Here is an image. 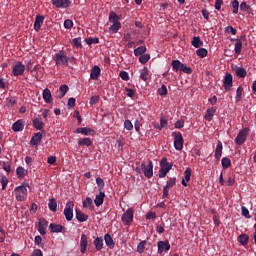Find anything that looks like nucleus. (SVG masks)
Masks as SVG:
<instances>
[{"label": "nucleus", "mask_w": 256, "mask_h": 256, "mask_svg": "<svg viewBox=\"0 0 256 256\" xmlns=\"http://www.w3.org/2000/svg\"><path fill=\"white\" fill-rule=\"evenodd\" d=\"M216 111H217V108L215 107L208 109L206 111L204 119H206V121H213V115H215Z\"/></svg>", "instance_id": "30"}, {"label": "nucleus", "mask_w": 256, "mask_h": 256, "mask_svg": "<svg viewBox=\"0 0 256 256\" xmlns=\"http://www.w3.org/2000/svg\"><path fill=\"white\" fill-rule=\"evenodd\" d=\"M25 129V120L20 119L12 125V131L19 133Z\"/></svg>", "instance_id": "15"}, {"label": "nucleus", "mask_w": 256, "mask_h": 256, "mask_svg": "<svg viewBox=\"0 0 256 256\" xmlns=\"http://www.w3.org/2000/svg\"><path fill=\"white\" fill-rule=\"evenodd\" d=\"M32 125L34 129H37V131H42L45 127V123H43V120H41L40 118H35L34 120H32Z\"/></svg>", "instance_id": "23"}, {"label": "nucleus", "mask_w": 256, "mask_h": 256, "mask_svg": "<svg viewBox=\"0 0 256 256\" xmlns=\"http://www.w3.org/2000/svg\"><path fill=\"white\" fill-rule=\"evenodd\" d=\"M72 45H74V47H77V49L81 48L82 47V45H81V37L74 38L72 40Z\"/></svg>", "instance_id": "55"}, {"label": "nucleus", "mask_w": 256, "mask_h": 256, "mask_svg": "<svg viewBox=\"0 0 256 256\" xmlns=\"http://www.w3.org/2000/svg\"><path fill=\"white\" fill-rule=\"evenodd\" d=\"M140 79H142V81H145V82L149 80V69L147 67H144L140 71Z\"/></svg>", "instance_id": "37"}, {"label": "nucleus", "mask_w": 256, "mask_h": 256, "mask_svg": "<svg viewBox=\"0 0 256 256\" xmlns=\"http://www.w3.org/2000/svg\"><path fill=\"white\" fill-rule=\"evenodd\" d=\"M222 155H223V143L220 140H218L214 157H215V159H217V161H219V159H221Z\"/></svg>", "instance_id": "20"}, {"label": "nucleus", "mask_w": 256, "mask_h": 256, "mask_svg": "<svg viewBox=\"0 0 256 256\" xmlns=\"http://www.w3.org/2000/svg\"><path fill=\"white\" fill-rule=\"evenodd\" d=\"M171 249V244H169V240L158 241V253L161 255L163 251H169Z\"/></svg>", "instance_id": "16"}, {"label": "nucleus", "mask_w": 256, "mask_h": 256, "mask_svg": "<svg viewBox=\"0 0 256 256\" xmlns=\"http://www.w3.org/2000/svg\"><path fill=\"white\" fill-rule=\"evenodd\" d=\"M124 129H126V131H133V123L131 120L124 121Z\"/></svg>", "instance_id": "49"}, {"label": "nucleus", "mask_w": 256, "mask_h": 256, "mask_svg": "<svg viewBox=\"0 0 256 256\" xmlns=\"http://www.w3.org/2000/svg\"><path fill=\"white\" fill-rule=\"evenodd\" d=\"M78 145L80 147H91L93 145V141L91 138H83L78 140Z\"/></svg>", "instance_id": "31"}, {"label": "nucleus", "mask_w": 256, "mask_h": 256, "mask_svg": "<svg viewBox=\"0 0 256 256\" xmlns=\"http://www.w3.org/2000/svg\"><path fill=\"white\" fill-rule=\"evenodd\" d=\"M104 241L107 247L109 249H114L115 248V241H113V237H111V234L107 233L104 235Z\"/></svg>", "instance_id": "26"}, {"label": "nucleus", "mask_w": 256, "mask_h": 256, "mask_svg": "<svg viewBox=\"0 0 256 256\" xmlns=\"http://www.w3.org/2000/svg\"><path fill=\"white\" fill-rule=\"evenodd\" d=\"M51 3L56 9H67L71 6V0H51Z\"/></svg>", "instance_id": "11"}, {"label": "nucleus", "mask_w": 256, "mask_h": 256, "mask_svg": "<svg viewBox=\"0 0 256 256\" xmlns=\"http://www.w3.org/2000/svg\"><path fill=\"white\" fill-rule=\"evenodd\" d=\"M180 71L186 73V75H191V73H193V69H191V67H187L185 64H182Z\"/></svg>", "instance_id": "48"}, {"label": "nucleus", "mask_w": 256, "mask_h": 256, "mask_svg": "<svg viewBox=\"0 0 256 256\" xmlns=\"http://www.w3.org/2000/svg\"><path fill=\"white\" fill-rule=\"evenodd\" d=\"M25 73V65L22 62H16L12 67V75L19 77Z\"/></svg>", "instance_id": "9"}, {"label": "nucleus", "mask_w": 256, "mask_h": 256, "mask_svg": "<svg viewBox=\"0 0 256 256\" xmlns=\"http://www.w3.org/2000/svg\"><path fill=\"white\" fill-rule=\"evenodd\" d=\"M41 141H43V134L41 132L35 133L30 140V145L38 147V145H41Z\"/></svg>", "instance_id": "13"}, {"label": "nucleus", "mask_w": 256, "mask_h": 256, "mask_svg": "<svg viewBox=\"0 0 256 256\" xmlns=\"http://www.w3.org/2000/svg\"><path fill=\"white\" fill-rule=\"evenodd\" d=\"M183 66V63L179 60H173L172 61V69L173 71H181V67Z\"/></svg>", "instance_id": "41"}, {"label": "nucleus", "mask_w": 256, "mask_h": 256, "mask_svg": "<svg viewBox=\"0 0 256 256\" xmlns=\"http://www.w3.org/2000/svg\"><path fill=\"white\" fill-rule=\"evenodd\" d=\"M160 170H159V177L160 179H163L165 177H167V172H169L170 170L173 169V164L167 162V158H162V160L160 161Z\"/></svg>", "instance_id": "2"}, {"label": "nucleus", "mask_w": 256, "mask_h": 256, "mask_svg": "<svg viewBox=\"0 0 256 256\" xmlns=\"http://www.w3.org/2000/svg\"><path fill=\"white\" fill-rule=\"evenodd\" d=\"M42 97H43L45 103H51L53 101V96L51 95V90H49L48 88H45L43 90Z\"/></svg>", "instance_id": "27"}, {"label": "nucleus", "mask_w": 256, "mask_h": 256, "mask_svg": "<svg viewBox=\"0 0 256 256\" xmlns=\"http://www.w3.org/2000/svg\"><path fill=\"white\" fill-rule=\"evenodd\" d=\"M241 211H242L243 217H246V219H251V216L249 215V209H247V207L242 206Z\"/></svg>", "instance_id": "58"}, {"label": "nucleus", "mask_w": 256, "mask_h": 256, "mask_svg": "<svg viewBox=\"0 0 256 256\" xmlns=\"http://www.w3.org/2000/svg\"><path fill=\"white\" fill-rule=\"evenodd\" d=\"M158 93L161 96L167 95V86L166 85H162L161 88L158 89Z\"/></svg>", "instance_id": "63"}, {"label": "nucleus", "mask_w": 256, "mask_h": 256, "mask_svg": "<svg viewBox=\"0 0 256 256\" xmlns=\"http://www.w3.org/2000/svg\"><path fill=\"white\" fill-rule=\"evenodd\" d=\"M47 225H49V222L47 220H45V218H40L38 225H37V229L38 232L40 233V235H45L47 232Z\"/></svg>", "instance_id": "12"}, {"label": "nucleus", "mask_w": 256, "mask_h": 256, "mask_svg": "<svg viewBox=\"0 0 256 256\" xmlns=\"http://www.w3.org/2000/svg\"><path fill=\"white\" fill-rule=\"evenodd\" d=\"M103 201H105V192L100 191L99 195H96L94 199L96 207H101V205H103Z\"/></svg>", "instance_id": "22"}, {"label": "nucleus", "mask_w": 256, "mask_h": 256, "mask_svg": "<svg viewBox=\"0 0 256 256\" xmlns=\"http://www.w3.org/2000/svg\"><path fill=\"white\" fill-rule=\"evenodd\" d=\"M232 13H234V15L239 13V2L237 0L232 1Z\"/></svg>", "instance_id": "47"}, {"label": "nucleus", "mask_w": 256, "mask_h": 256, "mask_svg": "<svg viewBox=\"0 0 256 256\" xmlns=\"http://www.w3.org/2000/svg\"><path fill=\"white\" fill-rule=\"evenodd\" d=\"M99 103V96H92L90 98L89 104L90 105H97Z\"/></svg>", "instance_id": "64"}, {"label": "nucleus", "mask_w": 256, "mask_h": 256, "mask_svg": "<svg viewBox=\"0 0 256 256\" xmlns=\"http://www.w3.org/2000/svg\"><path fill=\"white\" fill-rule=\"evenodd\" d=\"M133 215V208H128L122 215L123 225H131V223H133Z\"/></svg>", "instance_id": "8"}, {"label": "nucleus", "mask_w": 256, "mask_h": 256, "mask_svg": "<svg viewBox=\"0 0 256 256\" xmlns=\"http://www.w3.org/2000/svg\"><path fill=\"white\" fill-rule=\"evenodd\" d=\"M173 137H174V148L176 149V151H181L183 149V135L181 134V132H173L172 133Z\"/></svg>", "instance_id": "5"}, {"label": "nucleus", "mask_w": 256, "mask_h": 256, "mask_svg": "<svg viewBox=\"0 0 256 256\" xmlns=\"http://www.w3.org/2000/svg\"><path fill=\"white\" fill-rule=\"evenodd\" d=\"M109 21L110 23H119V16L115 12H110Z\"/></svg>", "instance_id": "45"}, {"label": "nucleus", "mask_w": 256, "mask_h": 256, "mask_svg": "<svg viewBox=\"0 0 256 256\" xmlns=\"http://www.w3.org/2000/svg\"><path fill=\"white\" fill-rule=\"evenodd\" d=\"M225 33H231L232 35H237V29L233 28V26H227L225 28Z\"/></svg>", "instance_id": "59"}, {"label": "nucleus", "mask_w": 256, "mask_h": 256, "mask_svg": "<svg viewBox=\"0 0 256 256\" xmlns=\"http://www.w3.org/2000/svg\"><path fill=\"white\" fill-rule=\"evenodd\" d=\"M83 207H93V199L90 197H87L83 202H82Z\"/></svg>", "instance_id": "51"}, {"label": "nucleus", "mask_w": 256, "mask_h": 256, "mask_svg": "<svg viewBox=\"0 0 256 256\" xmlns=\"http://www.w3.org/2000/svg\"><path fill=\"white\" fill-rule=\"evenodd\" d=\"M103 238L101 237H97L95 240H94V247L96 249V251H101L103 249Z\"/></svg>", "instance_id": "35"}, {"label": "nucleus", "mask_w": 256, "mask_h": 256, "mask_svg": "<svg viewBox=\"0 0 256 256\" xmlns=\"http://www.w3.org/2000/svg\"><path fill=\"white\" fill-rule=\"evenodd\" d=\"M208 54L209 51H207V49L205 48H199L198 50H196V55L197 57H200V59H205V57H207Z\"/></svg>", "instance_id": "40"}, {"label": "nucleus", "mask_w": 256, "mask_h": 256, "mask_svg": "<svg viewBox=\"0 0 256 256\" xmlns=\"http://www.w3.org/2000/svg\"><path fill=\"white\" fill-rule=\"evenodd\" d=\"M250 131L251 130L249 128H243L242 130H240L237 137L234 140L236 145H243V143L247 141V135H249Z\"/></svg>", "instance_id": "4"}, {"label": "nucleus", "mask_w": 256, "mask_h": 256, "mask_svg": "<svg viewBox=\"0 0 256 256\" xmlns=\"http://www.w3.org/2000/svg\"><path fill=\"white\" fill-rule=\"evenodd\" d=\"M63 229H65V227H63L61 224L51 223L49 225V230L51 233H62Z\"/></svg>", "instance_id": "24"}, {"label": "nucleus", "mask_w": 256, "mask_h": 256, "mask_svg": "<svg viewBox=\"0 0 256 256\" xmlns=\"http://www.w3.org/2000/svg\"><path fill=\"white\" fill-rule=\"evenodd\" d=\"M149 59H151V55H149V54H142L139 57V61L142 63V65H145V63H147L149 61Z\"/></svg>", "instance_id": "46"}, {"label": "nucleus", "mask_w": 256, "mask_h": 256, "mask_svg": "<svg viewBox=\"0 0 256 256\" xmlns=\"http://www.w3.org/2000/svg\"><path fill=\"white\" fill-rule=\"evenodd\" d=\"M141 168L144 173V177L147 179H151V177H153V162L151 160L148 161V165H145V162H142Z\"/></svg>", "instance_id": "6"}, {"label": "nucleus", "mask_w": 256, "mask_h": 256, "mask_svg": "<svg viewBox=\"0 0 256 256\" xmlns=\"http://www.w3.org/2000/svg\"><path fill=\"white\" fill-rule=\"evenodd\" d=\"M16 173H17V175H18L19 177H21V178L25 177V168H23V167H18V168L16 169Z\"/></svg>", "instance_id": "62"}, {"label": "nucleus", "mask_w": 256, "mask_h": 256, "mask_svg": "<svg viewBox=\"0 0 256 256\" xmlns=\"http://www.w3.org/2000/svg\"><path fill=\"white\" fill-rule=\"evenodd\" d=\"M0 182L2 183V191H5L7 189L9 179H7L5 176H2Z\"/></svg>", "instance_id": "53"}, {"label": "nucleus", "mask_w": 256, "mask_h": 256, "mask_svg": "<svg viewBox=\"0 0 256 256\" xmlns=\"http://www.w3.org/2000/svg\"><path fill=\"white\" fill-rule=\"evenodd\" d=\"M14 194H15V198L16 200L18 201H27V187L26 186H17L15 189H14Z\"/></svg>", "instance_id": "3"}, {"label": "nucleus", "mask_w": 256, "mask_h": 256, "mask_svg": "<svg viewBox=\"0 0 256 256\" xmlns=\"http://www.w3.org/2000/svg\"><path fill=\"white\" fill-rule=\"evenodd\" d=\"M175 183H177V178L173 177V178H170L168 181H167V184H166V187H168L169 189L175 187Z\"/></svg>", "instance_id": "52"}, {"label": "nucleus", "mask_w": 256, "mask_h": 256, "mask_svg": "<svg viewBox=\"0 0 256 256\" xmlns=\"http://www.w3.org/2000/svg\"><path fill=\"white\" fill-rule=\"evenodd\" d=\"M45 21V16L37 15L34 22V30L36 32L41 31V25H43V22Z\"/></svg>", "instance_id": "19"}, {"label": "nucleus", "mask_w": 256, "mask_h": 256, "mask_svg": "<svg viewBox=\"0 0 256 256\" xmlns=\"http://www.w3.org/2000/svg\"><path fill=\"white\" fill-rule=\"evenodd\" d=\"M240 11H242L243 13L251 11V6L247 5V2H242L240 4Z\"/></svg>", "instance_id": "50"}, {"label": "nucleus", "mask_w": 256, "mask_h": 256, "mask_svg": "<svg viewBox=\"0 0 256 256\" xmlns=\"http://www.w3.org/2000/svg\"><path fill=\"white\" fill-rule=\"evenodd\" d=\"M76 133H81V135H93L95 133V130L88 128V127H82L77 128Z\"/></svg>", "instance_id": "28"}, {"label": "nucleus", "mask_w": 256, "mask_h": 256, "mask_svg": "<svg viewBox=\"0 0 256 256\" xmlns=\"http://www.w3.org/2000/svg\"><path fill=\"white\" fill-rule=\"evenodd\" d=\"M232 69L235 71L236 77H238V79H245L247 77V69L244 67L234 66Z\"/></svg>", "instance_id": "14"}, {"label": "nucleus", "mask_w": 256, "mask_h": 256, "mask_svg": "<svg viewBox=\"0 0 256 256\" xmlns=\"http://www.w3.org/2000/svg\"><path fill=\"white\" fill-rule=\"evenodd\" d=\"M243 91H244V89H243L241 86H239V87L237 88V90H236V96H235V102H236V103L241 102V99H243Z\"/></svg>", "instance_id": "38"}, {"label": "nucleus", "mask_w": 256, "mask_h": 256, "mask_svg": "<svg viewBox=\"0 0 256 256\" xmlns=\"http://www.w3.org/2000/svg\"><path fill=\"white\" fill-rule=\"evenodd\" d=\"M67 91H69V86L61 85L59 89L55 92L56 99H63L64 95H67Z\"/></svg>", "instance_id": "17"}, {"label": "nucleus", "mask_w": 256, "mask_h": 256, "mask_svg": "<svg viewBox=\"0 0 256 256\" xmlns=\"http://www.w3.org/2000/svg\"><path fill=\"white\" fill-rule=\"evenodd\" d=\"M191 45L195 47V49H199V47H203V42L199 36H194Z\"/></svg>", "instance_id": "33"}, {"label": "nucleus", "mask_w": 256, "mask_h": 256, "mask_svg": "<svg viewBox=\"0 0 256 256\" xmlns=\"http://www.w3.org/2000/svg\"><path fill=\"white\" fill-rule=\"evenodd\" d=\"M72 27H73V20H71V19H66V20L64 21V28H65V29H72Z\"/></svg>", "instance_id": "60"}, {"label": "nucleus", "mask_w": 256, "mask_h": 256, "mask_svg": "<svg viewBox=\"0 0 256 256\" xmlns=\"http://www.w3.org/2000/svg\"><path fill=\"white\" fill-rule=\"evenodd\" d=\"M76 219L80 223H85V221H87V219H89V216L84 214L83 212H81V210L76 209Z\"/></svg>", "instance_id": "29"}, {"label": "nucleus", "mask_w": 256, "mask_h": 256, "mask_svg": "<svg viewBox=\"0 0 256 256\" xmlns=\"http://www.w3.org/2000/svg\"><path fill=\"white\" fill-rule=\"evenodd\" d=\"M15 103H17V100H15V98H13V97H9L6 99L7 107H13V105H15Z\"/></svg>", "instance_id": "57"}, {"label": "nucleus", "mask_w": 256, "mask_h": 256, "mask_svg": "<svg viewBox=\"0 0 256 256\" xmlns=\"http://www.w3.org/2000/svg\"><path fill=\"white\" fill-rule=\"evenodd\" d=\"M119 77H121L123 81H129V73L126 71H121Z\"/></svg>", "instance_id": "61"}, {"label": "nucleus", "mask_w": 256, "mask_h": 256, "mask_svg": "<svg viewBox=\"0 0 256 256\" xmlns=\"http://www.w3.org/2000/svg\"><path fill=\"white\" fill-rule=\"evenodd\" d=\"M75 207V203L73 201H69L66 203V207L64 209V217L66 221L73 220V208Z\"/></svg>", "instance_id": "7"}, {"label": "nucleus", "mask_w": 256, "mask_h": 256, "mask_svg": "<svg viewBox=\"0 0 256 256\" xmlns=\"http://www.w3.org/2000/svg\"><path fill=\"white\" fill-rule=\"evenodd\" d=\"M89 245V242L87 240V235L82 234L80 239V253L84 255V253L87 252V246Z\"/></svg>", "instance_id": "18"}, {"label": "nucleus", "mask_w": 256, "mask_h": 256, "mask_svg": "<svg viewBox=\"0 0 256 256\" xmlns=\"http://www.w3.org/2000/svg\"><path fill=\"white\" fill-rule=\"evenodd\" d=\"M121 29V22H115L112 26H110L109 31L110 33H117Z\"/></svg>", "instance_id": "42"}, {"label": "nucleus", "mask_w": 256, "mask_h": 256, "mask_svg": "<svg viewBox=\"0 0 256 256\" xmlns=\"http://www.w3.org/2000/svg\"><path fill=\"white\" fill-rule=\"evenodd\" d=\"M231 41H236L234 51H235L236 55H240L241 49H243V42H241V40H239V39H232Z\"/></svg>", "instance_id": "34"}, {"label": "nucleus", "mask_w": 256, "mask_h": 256, "mask_svg": "<svg viewBox=\"0 0 256 256\" xmlns=\"http://www.w3.org/2000/svg\"><path fill=\"white\" fill-rule=\"evenodd\" d=\"M175 129H183L185 127V120H178L174 124Z\"/></svg>", "instance_id": "56"}, {"label": "nucleus", "mask_w": 256, "mask_h": 256, "mask_svg": "<svg viewBox=\"0 0 256 256\" xmlns=\"http://www.w3.org/2000/svg\"><path fill=\"white\" fill-rule=\"evenodd\" d=\"M144 53H147V47L145 46H139L138 48L134 49L135 57H139V55H144Z\"/></svg>", "instance_id": "39"}, {"label": "nucleus", "mask_w": 256, "mask_h": 256, "mask_svg": "<svg viewBox=\"0 0 256 256\" xmlns=\"http://www.w3.org/2000/svg\"><path fill=\"white\" fill-rule=\"evenodd\" d=\"M237 241L238 243H240V245L245 247V245L249 243V236L247 234H241L240 236H238Z\"/></svg>", "instance_id": "32"}, {"label": "nucleus", "mask_w": 256, "mask_h": 256, "mask_svg": "<svg viewBox=\"0 0 256 256\" xmlns=\"http://www.w3.org/2000/svg\"><path fill=\"white\" fill-rule=\"evenodd\" d=\"M100 75H101V68H99V66H94L91 69L90 78L93 79L94 81H97Z\"/></svg>", "instance_id": "21"}, {"label": "nucleus", "mask_w": 256, "mask_h": 256, "mask_svg": "<svg viewBox=\"0 0 256 256\" xmlns=\"http://www.w3.org/2000/svg\"><path fill=\"white\" fill-rule=\"evenodd\" d=\"M147 245V240H142L138 246H137V252L138 253H144L145 251V246Z\"/></svg>", "instance_id": "44"}, {"label": "nucleus", "mask_w": 256, "mask_h": 256, "mask_svg": "<svg viewBox=\"0 0 256 256\" xmlns=\"http://www.w3.org/2000/svg\"><path fill=\"white\" fill-rule=\"evenodd\" d=\"M86 43L87 45H97V43H99V39L97 37L87 38Z\"/></svg>", "instance_id": "54"}, {"label": "nucleus", "mask_w": 256, "mask_h": 256, "mask_svg": "<svg viewBox=\"0 0 256 256\" xmlns=\"http://www.w3.org/2000/svg\"><path fill=\"white\" fill-rule=\"evenodd\" d=\"M48 207L50 211H52L53 213H57V199L51 198L49 200Z\"/></svg>", "instance_id": "36"}, {"label": "nucleus", "mask_w": 256, "mask_h": 256, "mask_svg": "<svg viewBox=\"0 0 256 256\" xmlns=\"http://www.w3.org/2000/svg\"><path fill=\"white\" fill-rule=\"evenodd\" d=\"M189 181H191V168H186L181 184L183 187H187V183H189Z\"/></svg>", "instance_id": "25"}, {"label": "nucleus", "mask_w": 256, "mask_h": 256, "mask_svg": "<svg viewBox=\"0 0 256 256\" xmlns=\"http://www.w3.org/2000/svg\"><path fill=\"white\" fill-rule=\"evenodd\" d=\"M223 87L225 91H231V88L233 87V75L229 72H227L224 76Z\"/></svg>", "instance_id": "10"}, {"label": "nucleus", "mask_w": 256, "mask_h": 256, "mask_svg": "<svg viewBox=\"0 0 256 256\" xmlns=\"http://www.w3.org/2000/svg\"><path fill=\"white\" fill-rule=\"evenodd\" d=\"M223 169H229L231 167V159L224 157L221 160Z\"/></svg>", "instance_id": "43"}, {"label": "nucleus", "mask_w": 256, "mask_h": 256, "mask_svg": "<svg viewBox=\"0 0 256 256\" xmlns=\"http://www.w3.org/2000/svg\"><path fill=\"white\" fill-rule=\"evenodd\" d=\"M54 61L57 67H67V65H69V57H67L63 51H59L55 54Z\"/></svg>", "instance_id": "1"}]
</instances>
